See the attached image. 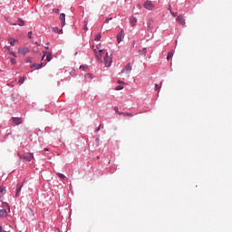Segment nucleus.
I'll return each mask as SVG.
<instances>
[{
    "mask_svg": "<svg viewBox=\"0 0 232 232\" xmlns=\"http://www.w3.org/2000/svg\"><path fill=\"white\" fill-rule=\"evenodd\" d=\"M18 157L26 162H32V160L34 159V153H27L24 155L18 154Z\"/></svg>",
    "mask_w": 232,
    "mask_h": 232,
    "instance_id": "obj_1",
    "label": "nucleus"
},
{
    "mask_svg": "<svg viewBox=\"0 0 232 232\" xmlns=\"http://www.w3.org/2000/svg\"><path fill=\"white\" fill-rule=\"evenodd\" d=\"M103 60H104V63H105V66L107 68H110V66H111V63H113V58L110 57L108 55V53H106Z\"/></svg>",
    "mask_w": 232,
    "mask_h": 232,
    "instance_id": "obj_2",
    "label": "nucleus"
},
{
    "mask_svg": "<svg viewBox=\"0 0 232 232\" xmlns=\"http://www.w3.org/2000/svg\"><path fill=\"white\" fill-rule=\"evenodd\" d=\"M43 53H44V56L42 57V61L44 60V57H46L47 63H50V61H52V59H53L52 57V53L47 52V51H44Z\"/></svg>",
    "mask_w": 232,
    "mask_h": 232,
    "instance_id": "obj_3",
    "label": "nucleus"
},
{
    "mask_svg": "<svg viewBox=\"0 0 232 232\" xmlns=\"http://www.w3.org/2000/svg\"><path fill=\"white\" fill-rule=\"evenodd\" d=\"M11 121H13V126H19V124H23V119L19 117H12Z\"/></svg>",
    "mask_w": 232,
    "mask_h": 232,
    "instance_id": "obj_4",
    "label": "nucleus"
},
{
    "mask_svg": "<svg viewBox=\"0 0 232 232\" xmlns=\"http://www.w3.org/2000/svg\"><path fill=\"white\" fill-rule=\"evenodd\" d=\"M143 6L146 8V10H153V8H155V5H153V3L150 0H147Z\"/></svg>",
    "mask_w": 232,
    "mask_h": 232,
    "instance_id": "obj_5",
    "label": "nucleus"
},
{
    "mask_svg": "<svg viewBox=\"0 0 232 232\" xmlns=\"http://www.w3.org/2000/svg\"><path fill=\"white\" fill-rule=\"evenodd\" d=\"M132 66L131 63H128L121 72V73H131Z\"/></svg>",
    "mask_w": 232,
    "mask_h": 232,
    "instance_id": "obj_6",
    "label": "nucleus"
},
{
    "mask_svg": "<svg viewBox=\"0 0 232 232\" xmlns=\"http://www.w3.org/2000/svg\"><path fill=\"white\" fill-rule=\"evenodd\" d=\"M24 185V182L23 183H18L16 185V193H15V197L16 198L21 197V189H23V186Z\"/></svg>",
    "mask_w": 232,
    "mask_h": 232,
    "instance_id": "obj_7",
    "label": "nucleus"
},
{
    "mask_svg": "<svg viewBox=\"0 0 232 232\" xmlns=\"http://www.w3.org/2000/svg\"><path fill=\"white\" fill-rule=\"evenodd\" d=\"M18 53H21L22 55H26V53H30V49L26 47H20L18 49Z\"/></svg>",
    "mask_w": 232,
    "mask_h": 232,
    "instance_id": "obj_8",
    "label": "nucleus"
},
{
    "mask_svg": "<svg viewBox=\"0 0 232 232\" xmlns=\"http://www.w3.org/2000/svg\"><path fill=\"white\" fill-rule=\"evenodd\" d=\"M122 37H124V30L123 29L117 34L118 43H122Z\"/></svg>",
    "mask_w": 232,
    "mask_h": 232,
    "instance_id": "obj_9",
    "label": "nucleus"
},
{
    "mask_svg": "<svg viewBox=\"0 0 232 232\" xmlns=\"http://www.w3.org/2000/svg\"><path fill=\"white\" fill-rule=\"evenodd\" d=\"M59 18L62 21V26H64V24H66V14L62 13Z\"/></svg>",
    "mask_w": 232,
    "mask_h": 232,
    "instance_id": "obj_10",
    "label": "nucleus"
},
{
    "mask_svg": "<svg viewBox=\"0 0 232 232\" xmlns=\"http://www.w3.org/2000/svg\"><path fill=\"white\" fill-rule=\"evenodd\" d=\"M177 21L179 23V24H186V19H184V16L182 15H179L178 18H177Z\"/></svg>",
    "mask_w": 232,
    "mask_h": 232,
    "instance_id": "obj_11",
    "label": "nucleus"
},
{
    "mask_svg": "<svg viewBox=\"0 0 232 232\" xmlns=\"http://www.w3.org/2000/svg\"><path fill=\"white\" fill-rule=\"evenodd\" d=\"M130 23L131 26H137V17H135V15H131Z\"/></svg>",
    "mask_w": 232,
    "mask_h": 232,
    "instance_id": "obj_12",
    "label": "nucleus"
},
{
    "mask_svg": "<svg viewBox=\"0 0 232 232\" xmlns=\"http://www.w3.org/2000/svg\"><path fill=\"white\" fill-rule=\"evenodd\" d=\"M30 68H35L36 70H41L43 68V63H33L30 65Z\"/></svg>",
    "mask_w": 232,
    "mask_h": 232,
    "instance_id": "obj_13",
    "label": "nucleus"
},
{
    "mask_svg": "<svg viewBox=\"0 0 232 232\" xmlns=\"http://www.w3.org/2000/svg\"><path fill=\"white\" fill-rule=\"evenodd\" d=\"M138 53H140V55H146L148 53V49L146 47H144L143 49H140L138 51Z\"/></svg>",
    "mask_w": 232,
    "mask_h": 232,
    "instance_id": "obj_14",
    "label": "nucleus"
},
{
    "mask_svg": "<svg viewBox=\"0 0 232 232\" xmlns=\"http://www.w3.org/2000/svg\"><path fill=\"white\" fill-rule=\"evenodd\" d=\"M17 24H18V26H24V21H23V19L19 18L17 24H13L14 26H15Z\"/></svg>",
    "mask_w": 232,
    "mask_h": 232,
    "instance_id": "obj_15",
    "label": "nucleus"
},
{
    "mask_svg": "<svg viewBox=\"0 0 232 232\" xmlns=\"http://www.w3.org/2000/svg\"><path fill=\"white\" fill-rule=\"evenodd\" d=\"M7 213H6V209L5 208H0V218L2 217H6Z\"/></svg>",
    "mask_w": 232,
    "mask_h": 232,
    "instance_id": "obj_16",
    "label": "nucleus"
},
{
    "mask_svg": "<svg viewBox=\"0 0 232 232\" xmlns=\"http://www.w3.org/2000/svg\"><path fill=\"white\" fill-rule=\"evenodd\" d=\"M174 53H175V51L169 52L167 55V61H169V59L173 57Z\"/></svg>",
    "mask_w": 232,
    "mask_h": 232,
    "instance_id": "obj_17",
    "label": "nucleus"
},
{
    "mask_svg": "<svg viewBox=\"0 0 232 232\" xmlns=\"http://www.w3.org/2000/svg\"><path fill=\"white\" fill-rule=\"evenodd\" d=\"M151 26H153V19L150 18L149 19V24H148V26H147L149 31L151 30Z\"/></svg>",
    "mask_w": 232,
    "mask_h": 232,
    "instance_id": "obj_18",
    "label": "nucleus"
},
{
    "mask_svg": "<svg viewBox=\"0 0 232 232\" xmlns=\"http://www.w3.org/2000/svg\"><path fill=\"white\" fill-rule=\"evenodd\" d=\"M8 41H9L11 46H15V43H17V40L14 39V38H8Z\"/></svg>",
    "mask_w": 232,
    "mask_h": 232,
    "instance_id": "obj_19",
    "label": "nucleus"
},
{
    "mask_svg": "<svg viewBox=\"0 0 232 232\" xmlns=\"http://www.w3.org/2000/svg\"><path fill=\"white\" fill-rule=\"evenodd\" d=\"M102 53H104V50L101 49L99 50V55H97L98 61H101V57H102Z\"/></svg>",
    "mask_w": 232,
    "mask_h": 232,
    "instance_id": "obj_20",
    "label": "nucleus"
},
{
    "mask_svg": "<svg viewBox=\"0 0 232 232\" xmlns=\"http://www.w3.org/2000/svg\"><path fill=\"white\" fill-rule=\"evenodd\" d=\"M85 79H95V76L92 73H86L85 74Z\"/></svg>",
    "mask_w": 232,
    "mask_h": 232,
    "instance_id": "obj_21",
    "label": "nucleus"
},
{
    "mask_svg": "<svg viewBox=\"0 0 232 232\" xmlns=\"http://www.w3.org/2000/svg\"><path fill=\"white\" fill-rule=\"evenodd\" d=\"M83 23H84L83 30L88 31V19L85 18Z\"/></svg>",
    "mask_w": 232,
    "mask_h": 232,
    "instance_id": "obj_22",
    "label": "nucleus"
},
{
    "mask_svg": "<svg viewBox=\"0 0 232 232\" xmlns=\"http://www.w3.org/2000/svg\"><path fill=\"white\" fill-rule=\"evenodd\" d=\"M26 81V76L20 77L18 82L19 84H23Z\"/></svg>",
    "mask_w": 232,
    "mask_h": 232,
    "instance_id": "obj_23",
    "label": "nucleus"
},
{
    "mask_svg": "<svg viewBox=\"0 0 232 232\" xmlns=\"http://www.w3.org/2000/svg\"><path fill=\"white\" fill-rule=\"evenodd\" d=\"M56 175H58V177H59L62 180H64V179H66V176H64V174H63V173L58 172V173H56Z\"/></svg>",
    "mask_w": 232,
    "mask_h": 232,
    "instance_id": "obj_24",
    "label": "nucleus"
},
{
    "mask_svg": "<svg viewBox=\"0 0 232 232\" xmlns=\"http://www.w3.org/2000/svg\"><path fill=\"white\" fill-rule=\"evenodd\" d=\"M53 32H54V34H61V30H59V27H53Z\"/></svg>",
    "mask_w": 232,
    "mask_h": 232,
    "instance_id": "obj_25",
    "label": "nucleus"
},
{
    "mask_svg": "<svg viewBox=\"0 0 232 232\" xmlns=\"http://www.w3.org/2000/svg\"><path fill=\"white\" fill-rule=\"evenodd\" d=\"M80 70H88V65L83 64V65H80Z\"/></svg>",
    "mask_w": 232,
    "mask_h": 232,
    "instance_id": "obj_26",
    "label": "nucleus"
},
{
    "mask_svg": "<svg viewBox=\"0 0 232 232\" xmlns=\"http://www.w3.org/2000/svg\"><path fill=\"white\" fill-rule=\"evenodd\" d=\"M115 113H118V115H122V112L119 111V107L114 108Z\"/></svg>",
    "mask_w": 232,
    "mask_h": 232,
    "instance_id": "obj_27",
    "label": "nucleus"
},
{
    "mask_svg": "<svg viewBox=\"0 0 232 232\" xmlns=\"http://www.w3.org/2000/svg\"><path fill=\"white\" fill-rule=\"evenodd\" d=\"M101 37H102L101 34H97L95 35L94 41H99L101 39Z\"/></svg>",
    "mask_w": 232,
    "mask_h": 232,
    "instance_id": "obj_28",
    "label": "nucleus"
},
{
    "mask_svg": "<svg viewBox=\"0 0 232 232\" xmlns=\"http://www.w3.org/2000/svg\"><path fill=\"white\" fill-rule=\"evenodd\" d=\"M122 115H126L127 117H133V114L130 112H122Z\"/></svg>",
    "mask_w": 232,
    "mask_h": 232,
    "instance_id": "obj_29",
    "label": "nucleus"
},
{
    "mask_svg": "<svg viewBox=\"0 0 232 232\" xmlns=\"http://www.w3.org/2000/svg\"><path fill=\"white\" fill-rule=\"evenodd\" d=\"M10 61L12 64H17V60H15L14 58H11Z\"/></svg>",
    "mask_w": 232,
    "mask_h": 232,
    "instance_id": "obj_30",
    "label": "nucleus"
},
{
    "mask_svg": "<svg viewBox=\"0 0 232 232\" xmlns=\"http://www.w3.org/2000/svg\"><path fill=\"white\" fill-rule=\"evenodd\" d=\"M116 90L119 92V91H121V90H124V86H122V85H118L117 87H116Z\"/></svg>",
    "mask_w": 232,
    "mask_h": 232,
    "instance_id": "obj_31",
    "label": "nucleus"
},
{
    "mask_svg": "<svg viewBox=\"0 0 232 232\" xmlns=\"http://www.w3.org/2000/svg\"><path fill=\"white\" fill-rule=\"evenodd\" d=\"M113 18L112 17H108L105 19L104 23L108 24L110 21H111Z\"/></svg>",
    "mask_w": 232,
    "mask_h": 232,
    "instance_id": "obj_32",
    "label": "nucleus"
},
{
    "mask_svg": "<svg viewBox=\"0 0 232 232\" xmlns=\"http://www.w3.org/2000/svg\"><path fill=\"white\" fill-rule=\"evenodd\" d=\"M5 189H6V188H5V186H0V193H3V191H5Z\"/></svg>",
    "mask_w": 232,
    "mask_h": 232,
    "instance_id": "obj_33",
    "label": "nucleus"
},
{
    "mask_svg": "<svg viewBox=\"0 0 232 232\" xmlns=\"http://www.w3.org/2000/svg\"><path fill=\"white\" fill-rule=\"evenodd\" d=\"M101 131V126L97 127V129L94 130V133H99Z\"/></svg>",
    "mask_w": 232,
    "mask_h": 232,
    "instance_id": "obj_34",
    "label": "nucleus"
},
{
    "mask_svg": "<svg viewBox=\"0 0 232 232\" xmlns=\"http://www.w3.org/2000/svg\"><path fill=\"white\" fill-rule=\"evenodd\" d=\"M5 49H6V50H7V52H9V53H11V52H12L11 47H10V46H8V45H5Z\"/></svg>",
    "mask_w": 232,
    "mask_h": 232,
    "instance_id": "obj_35",
    "label": "nucleus"
},
{
    "mask_svg": "<svg viewBox=\"0 0 232 232\" xmlns=\"http://www.w3.org/2000/svg\"><path fill=\"white\" fill-rule=\"evenodd\" d=\"M47 45L46 46H44V48H45V50H49V46H50V42H47V44H46Z\"/></svg>",
    "mask_w": 232,
    "mask_h": 232,
    "instance_id": "obj_36",
    "label": "nucleus"
},
{
    "mask_svg": "<svg viewBox=\"0 0 232 232\" xmlns=\"http://www.w3.org/2000/svg\"><path fill=\"white\" fill-rule=\"evenodd\" d=\"M9 53L13 55V57H17V54H15L13 51H11Z\"/></svg>",
    "mask_w": 232,
    "mask_h": 232,
    "instance_id": "obj_37",
    "label": "nucleus"
},
{
    "mask_svg": "<svg viewBox=\"0 0 232 232\" xmlns=\"http://www.w3.org/2000/svg\"><path fill=\"white\" fill-rule=\"evenodd\" d=\"M25 63H32V58H30V57H29V58H26V59H25Z\"/></svg>",
    "mask_w": 232,
    "mask_h": 232,
    "instance_id": "obj_38",
    "label": "nucleus"
},
{
    "mask_svg": "<svg viewBox=\"0 0 232 232\" xmlns=\"http://www.w3.org/2000/svg\"><path fill=\"white\" fill-rule=\"evenodd\" d=\"M170 14L173 15V17H177V13L170 11Z\"/></svg>",
    "mask_w": 232,
    "mask_h": 232,
    "instance_id": "obj_39",
    "label": "nucleus"
},
{
    "mask_svg": "<svg viewBox=\"0 0 232 232\" xmlns=\"http://www.w3.org/2000/svg\"><path fill=\"white\" fill-rule=\"evenodd\" d=\"M32 34H33L32 31L28 32V37H29V39H32Z\"/></svg>",
    "mask_w": 232,
    "mask_h": 232,
    "instance_id": "obj_40",
    "label": "nucleus"
},
{
    "mask_svg": "<svg viewBox=\"0 0 232 232\" xmlns=\"http://www.w3.org/2000/svg\"><path fill=\"white\" fill-rule=\"evenodd\" d=\"M118 84H124V82H123V81L119 80V81H118Z\"/></svg>",
    "mask_w": 232,
    "mask_h": 232,
    "instance_id": "obj_41",
    "label": "nucleus"
},
{
    "mask_svg": "<svg viewBox=\"0 0 232 232\" xmlns=\"http://www.w3.org/2000/svg\"><path fill=\"white\" fill-rule=\"evenodd\" d=\"M6 230L3 229V226H0V232H5Z\"/></svg>",
    "mask_w": 232,
    "mask_h": 232,
    "instance_id": "obj_42",
    "label": "nucleus"
},
{
    "mask_svg": "<svg viewBox=\"0 0 232 232\" xmlns=\"http://www.w3.org/2000/svg\"><path fill=\"white\" fill-rule=\"evenodd\" d=\"M160 89V87H159V84H155V90L157 91V90H159Z\"/></svg>",
    "mask_w": 232,
    "mask_h": 232,
    "instance_id": "obj_43",
    "label": "nucleus"
},
{
    "mask_svg": "<svg viewBox=\"0 0 232 232\" xmlns=\"http://www.w3.org/2000/svg\"><path fill=\"white\" fill-rule=\"evenodd\" d=\"M55 14H59V9H54Z\"/></svg>",
    "mask_w": 232,
    "mask_h": 232,
    "instance_id": "obj_44",
    "label": "nucleus"
},
{
    "mask_svg": "<svg viewBox=\"0 0 232 232\" xmlns=\"http://www.w3.org/2000/svg\"><path fill=\"white\" fill-rule=\"evenodd\" d=\"M0 204H2L3 206H7V204L3 203V201H0Z\"/></svg>",
    "mask_w": 232,
    "mask_h": 232,
    "instance_id": "obj_45",
    "label": "nucleus"
},
{
    "mask_svg": "<svg viewBox=\"0 0 232 232\" xmlns=\"http://www.w3.org/2000/svg\"><path fill=\"white\" fill-rule=\"evenodd\" d=\"M96 142H99V138H96Z\"/></svg>",
    "mask_w": 232,
    "mask_h": 232,
    "instance_id": "obj_46",
    "label": "nucleus"
},
{
    "mask_svg": "<svg viewBox=\"0 0 232 232\" xmlns=\"http://www.w3.org/2000/svg\"><path fill=\"white\" fill-rule=\"evenodd\" d=\"M162 82H164V81H161V82H160V84H162Z\"/></svg>",
    "mask_w": 232,
    "mask_h": 232,
    "instance_id": "obj_47",
    "label": "nucleus"
},
{
    "mask_svg": "<svg viewBox=\"0 0 232 232\" xmlns=\"http://www.w3.org/2000/svg\"><path fill=\"white\" fill-rule=\"evenodd\" d=\"M31 213L34 214V210H31Z\"/></svg>",
    "mask_w": 232,
    "mask_h": 232,
    "instance_id": "obj_48",
    "label": "nucleus"
},
{
    "mask_svg": "<svg viewBox=\"0 0 232 232\" xmlns=\"http://www.w3.org/2000/svg\"><path fill=\"white\" fill-rule=\"evenodd\" d=\"M45 150V151H48V149H44Z\"/></svg>",
    "mask_w": 232,
    "mask_h": 232,
    "instance_id": "obj_49",
    "label": "nucleus"
},
{
    "mask_svg": "<svg viewBox=\"0 0 232 232\" xmlns=\"http://www.w3.org/2000/svg\"><path fill=\"white\" fill-rule=\"evenodd\" d=\"M169 10L171 12V8H169Z\"/></svg>",
    "mask_w": 232,
    "mask_h": 232,
    "instance_id": "obj_50",
    "label": "nucleus"
},
{
    "mask_svg": "<svg viewBox=\"0 0 232 232\" xmlns=\"http://www.w3.org/2000/svg\"><path fill=\"white\" fill-rule=\"evenodd\" d=\"M22 1H25V0H22Z\"/></svg>",
    "mask_w": 232,
    "mask_h": 232,
    "instance_id": "obj_51",
    "label": "nucleus"
}]
</instances>
